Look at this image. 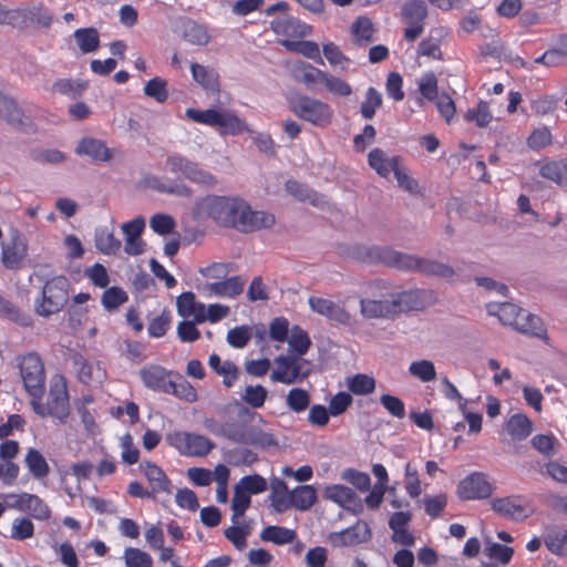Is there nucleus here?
Returning <instances> with one entry per match:
<instances>
[{"mask_svg": "<svg viewBox=\"0 0 567 567\" xmlns=\"http://www.w3.org/2000/svg\"><path fill=\"white\" fill-rule=\"evenodd\" d=\"M73 37L82 53H91L100 47V35L95 28H82L74 31Z\"/></svg>", "mask_w": 567, "mask_h": 567, "instance_id": "4c0bfd02", "label": "nucleus"}, {"mask_svg": "<svg viewBox=\"0 0 567 567\" xmlns=\"http://www.w3.org/2000/svg\"><path fill=\"white\" fill-rule=\"evenodd\" d=\"M25 18L31 23L44 29H49L53 22L52 13L42 4L30 8L25 13Z\"/></svg>", "mask_w": 567, "mask_h": 567, "instance_id": "338daca9", "label": "nucleus"}, {"mask_svg": "<svg viewBox=\"0 0 567 567\" xmlns=\"http://www.w3.org/2000/svg\"><path fill=\"white\" fill-rule=\"evenodd\" d=\"M323 494L324 498L342 507H346L349 504H354L358 499V495L352 488L341 484L326 486Z\"/></svg>", "mask_w": 567, "mask_h": 567, "instance_id": "c9c22d12", "label": "nucleus"}, {"mask_svg": "<svg viewBox=\"0 0 567 567\" xmlns=\"http://www.w3.org/2000/svg\"><path fill=\"white\" fill-rule=\"evenodd\" d=\"M167 443L182 455L203 457L215 449V443L205 435L176 431L166 436Z\"/></svg>", "mask_w": 567, "mask_h": 567, "instance_id": "1a4fd4ad", "label": "nucleus"}, {"mask_svg": "<svg viewBox=\"0 0 567 567\" xmlns=\"http://www.w3.org/2000/svg\"><path fill=\"white\" fill-rule=\"evenodd\" d=\"M69 280L56 276L45 281L41 295L34 302V311L40 317H50L63 309L69 299Z\"/></svg>", "mask_w": 567, "mask_h": 567, "instance_id": "20e7f679", "label": "nucleus"}, {"mask_svg": "<svg viewBox=\"0 0 567 567\" xmlns=\"http://www.w3.org/2000/svg\"><path fill=\"white\" fill-rule=\"evenodd\" d=\"M124 234V251L131 256L142 254V215L122 225Z\"/></svg>", "mask_w": 567, "mask_h": 567, "instance_id": "b1692460", "label": "nucleus"}, {"mask_svg": "<svg viewBox=\"0 0 567 567\" xmlns=\"http://www.w3.org/2000/svg\"><path fill=\"white\" fill-rule=\"evenodd\" d=\"M284 45L288 48L289 50H293L298 53H301L308 59H311L319 64H323V60L320 55V49L318 43L313 41H298V42H291V41H284Z\"/></svg>", "mask_w": 567, "mask_h": 567, "instance_id": "de8ad7c7", "label": "nucleus"}, {"mask_svg": "<svg viewBox=\"0 0 567 567\" xmlns=\"http://www.w3.org/2000/svg\"><path fill=\"white\" fill-rule=\"evenodd\" d=\"M371 529L365 522L357 524L332 535V542L337 546H355L371 538Z\"/></svg>", "mask_w": 567, "mask_h": 567, "instance_id": "6ab92c4d", "label": "nucleus"}, {"mask_svg": "<svg viewBox=\"0 0 567 567\" xmlns=\"http://www.w3.org/2000/svg\"><path fill=\"white\" fill-rule=\"evenodd\" d=\"M196 219H213L218 226L235 229L241 234H251L271 228L276 217L271 213L252 210L239 196L207 195L195 203L193 209Z\"/></svg>", "mask_w": 567, "mask_h": 567, "instance_id": "f257e3e1", "label": "nucleus"}, {"mask_svg": "<svg viewBox=\"0 0 567 567\" xmlns=\"http://www.w3.org/2000/svg\"><path fill=\"white\" fill-rule=\"evenodd\" d=\"M506 430L515 441L527 439L533 431V423L526 414L516 413L507 422Z\"/></svg>", "mask_w": 567, "mask_h": 567, "instance_id": "72a5a7b5", "label": "nucleus"}, {"mask_svg": "<svg viewBox=\"0 0 567 567\" xmlns=\"http://www.w3.org/2000/svg\"><path fill=\"white\" fill-rule=\"evenodd\" d=\"M25 256V248L19 247L17 244L2 249V262L8 269L19 268Z\"/></svg>", "mask_w": 567, "mask_h": 567, "instance_id": "774afa93", "label": "nucleus"}, {"mask_svg": "<svg viewBox=\"0 0 567 567\" xmlns=\"http://www.w3.org/2000/svg\"><path fill=\"white\" fill-rule=\"evenodd\" d=\"M144 477L147 480L150 489L144 488V497L156 498L164 494L169 497L173 493V483L165 472L156 464L144 461Z\"/></svg>", "mask_w": 567, "mask_h": 567, "instance_id": "ddd939ff", "label": "nucleus"}, {"mask_svg": "<svg viewBox=\"0 0 567 567\" xmlns=\"http://www.w3.org/2000/svg\"><path fill=\"white\" fill-rule=\"evenodd\" d=\"M547 549L555 555H567V530L548 533L544 538Z\"/></svg>", "mask_w": 567, "mask_h": 567, "instance_id": "13d9d810", "label": "nucleus"}, {"mask_svg": "<svg viewBox=\"0 0 567 567\" xmlns=\"http://www.w3.org/2000/svg\"><path fill=\"white\" fill-rule=\"evenodd\" d=\"M484 551L491 559H495L503 565H507L514 555L512 547L498 543H487Z\"/></svg>", "mask_w": 567, "mask_h": 567, "instance_id": "0e129e2a", "label": "nucleus"}, {"mask_svg": "<svg viewBox=\"0 0 567 567\" xmlns=\"http://www.w3.org/2000/svg\"><path fill=\"white\" fill-rule=\"evenodd\" d=\"M174 29L183 40L194 45H206L210 39L206 28L188 17L177 18Z\"/></svg>", "mask_w": 567, "mask_h": 567, "instance_id": "2eb2a0df", "label": "nucleus"}, {"mask_svg": "<svg viewBox=\"0 0 567 567\" xmlns=\"http://www.w3.org/2000/svg\"><path fill=\"white\" fill-rule=\"evenodd\" d=\"M317 499V489L312 485H299L289 493L287 503L278 499L277 513H285L290 507L306 512L316 504Z\"/></svg>", "mask_w": 567, "mask_h": 567, "instance_id": "4468645a", "label": "nucleus"}, {"mask_svg": "<svg viewBox=\"0 0 567 567\" xmlns=\"http://www.w3.org/2000/svg\"><path fill=\"white\" fill-rule=\"evenodd\" d=\"M347 385L355 395H368L374 391L375 380L368 374L358 373L348 379Z\"/></svg>", "mask_w": 567, "mask_h": 567, "instance_id": "49530a36", "label": "nucleus"}, {"mask_svg": "<svg viewBox=\"0 0 567 567\" xmlns=\"http://www.w3.org/2000/svg\"><path fill=\"white\" fill-rule=\"evenodd\" d=\"M539 175L559 186L567 187V157L545 163L539 168Z\"/></svg>", "mask_w": 567, "mask_h": 567, "instance_id": "2f4dec72", "label": "nucleus"}, {"mask_svg": "<svg viewBox=\"0 0 567 567\" xmlns=\"http://www.w3.org/2000/svg\"><path fill=\"white\" fill-rule=\"evenodd\" d=\"M286 402L292 412L301 413L310 405V394L302 388H292L287 394Z\"/></svg>", "mask_w": 567, "mask_h": 567, "instance_id": "09e8293b", "label": "nucleus"}, {"mask_svg": "<svg viewBox=\"0 0 567 567\" xmlns=\"http://www.w3.org/2000/svg\"><path fill=\"white\" fill-rule=\"evenodd\" d=\"M47 403L51 410V416L64 423L70 414V403L66 382L63 377H59L51 383Z\"/></svg>", "mask_w": 567, "mask_h": 567, "instance_id": "f8f14e48", "label": "nucleus"}, {"mask_svg": "<svg viewBox=\"0 0 567 567\" xmlns=\"http://www.w3.org/2000/svg\"><path fill=\"white\" fill-rule=\"evenodd\" d=\"M19 370L28 394L33 399H41L44 393L45 371L40 355L30 352L21 357Z\"/></svg>", "mask_w": 567, "mask_h": 567, "instance_id": "423d86ee", "label": "nucleus"}, {"mask_svg": "<svg viewBox=\"0 0 567 567\" xmlns=\"http://www.w3.org/2000/svg\"><path fill=\"white\" fill-rule=\"evenodd\" d=\"M175 373L161 365H151L144 369V385L162 393H168L167 382H172Z\"/></svg>", "mask_w": 567, "mask_h": 567, "instance_id": "393cba45", "label": "nucleus"}, {"mask_svg": "<svg viewBox=\"0 0 567 567\" xmlns=\"http://www.w3.org/2000/svg\"><path fill=\"white\" fill-rule=\"evenodd\" d=\"M144 95L154 99L157 103H165L168 99L167 81L155 76L144 85Z\"/></svg>", "mask_w": 567, "mask_h": 567, "instance_id": "603ef678", "label": "nucleus"}, {"mask_svg": "<svg viewBox=\"0 0 567 567\" xmlns=\"http://www.w3.org/2000/svg\"><path fill=\"white\" fill-rule=\"evenodd\" d=\"M246 280L241 276H233L221 281L207 285L210 293L217 297L236 298L244 291Z\"/></svg>", "mask_w": 567, "mask_h": 567, "instance_id": "cd10ccee", "label": "nucleus"}, {"mask_svg": "<svg viewBox=\"0 0 567 567\" xmlns=\"http://www.w3.org/2000/svg\"><path fill=\"white\" fill-rule=\"evenodd\" d=\"M360 312L365 319H393L398 317L393 291L382 292L375 298H361Z\"/></svg>", "mask_w": 567, "mask_h": 567, "instance_id": "9b49d317", "label": "nucleus"}, {"mask_svg": "<svg viewBox=\"0 0 567 567\" xmlns=\"http://www.w3.org/2000/svg\"><path fill=\"white\" fill-rule=\"evenodd\" d=\"M235 487L248 496L257 495L267 489V481L259 474L246 475L240 478Z\"/></svg>", "mask_w": 567, "mask_h": 567, "instance_id": "a18cd8bd", "label": "nucleus"}, {"mask_svg": "<svg viewBox=\"0 0 567 567\" xmlns=\"http://www.w3.org/2000/svg\"><path fill=\"white\" fill-rule=\"evenodd\" d=\"M495 487L483 472H472L460 481L456 494L462 501L486 499Z\"/></svg>", "mask_w": 567, "mask_h": 567, "instance_id": "9d476101", "label": "nucleus"}, {"mask_svg": "<svg viewBox=\"0 0 567 567\" xmlns=\"http://www.w3.org/2000/svg\"><path fill=\"white\" fill-rule=\"evenodd\" d=\"M353 260L369 265H384L401 271L420 274L430 278L450 281L456 270L443 261L394 250L390 246L355 244L348 248Z\"/></svg>", "mask_w": 567, "mask_h": 567, "instance_id": "f03ea898", "label": "nucleus"}, {"mask_svg": "<svg viewBox=\"0 0 567 567\" xmlns=\"http://www.w3.org/2000/svg\"><path fill=\"white\" fill-rule=\"evenodd\" d=\"M252 338V328L247 324L237 326L230 329L227 333L226 340L228 344L235 349L245 348Z\"/></svg>", "mask_w": 567, "mask_h": 567, "instance_id": "5fc2aeb1", "label": "nucleus"}, {"mask_svg": "<svg viewBox=\"0 0 567 567\" xmlns=\"http://www.w3.org/2000/svg\"><path fill=\"white\" fill-rule=\"evenodd\" d=\"M308 302L313 312L324 316L330 320L347 324L351 319L350 313L344 308L329 299L310 297Z\"/></svg>", "mask_w": 567, "mask_h": 567, "instance_id": "aec40b11", "label": "nucleus"}, {"mask_svg": "<svg viewBox=\"0 0 567 567\" xmlns=\"http://www.w3.org/2000/svg\"><path fill=\"white\" fill-rule=\"evenodd\" d=\"M24 462L29 472L37 480L45 477L50 472L44 456L37 449H29Z\"/></svg>", "mask_w": 567, "mask_h": 567, "instance_id": "ea45409f", "label": "nucleus"}, {"mask_svg": "<svg viewBox=\"0 0 567 567\" xmlns=\"http://www.w3.org/2000/svg\"><path fill=\"white\" fill-rule=\"evenodd\" d=\"M0 317L22 327H30L32 320L30 316L20 311V309L10 300L0 295Z\"/></svg>", "mask_w": 567, "mask_h": 567, "instance_id": "58836bf2", "label": "nucleus"}, {"mask_svg": "<svg viewBox=\"0 0 567 567\" xmlns=\"http://www.w3.org/2000/svg\"><path fill=\"white\" fill-rule=\"evenodd\" d=\"M150 227L158 235H168L176 227V221L171 215L157 213L150 219Z\"/></svg>", "mask_w": 567, "mask_h": 567, "instance_id": "69168bd1", "label": "nucleus"}, {"mask_svg": "<svg viewBox=\"0 0 567 567\" xmlns=\"http://www.w3.org/2000/svg\"><path fill=\"white\" fill-rule=\"evenodd\" d=\"M400 162V156L388 157L385 152L379 147L371 150L368 154L369 166L381 177H388L391 172H394Z\"/></svg>", "mask_w": 567, "mask_h": 567, "instance_id": "bb28decb", "label": "nucleus"}, {"mask_svg": "<svg viewBox=\"0 0 567 567\" xmlns=\"http://www.w3.org/2000/svg\"><path fill=\"white\" fill-rule=\"evenodd\" d=\"M296 538L297 533L285 526L269 525L260 533V539L262 542H269L279 546L293 543Z\"/></svg>", "mask_w": 567, "mask_h": 567, "instance_id": "7c9ffc66", "label": "nucleus"}, {"mask_svg": "<svg viewBox=\"0 0 567 567\" xmlns=\"http://www.w3.org/2000/svg\"><path fill=\"white\" fill-rule=\"evenodd\" d=\"M94 241L96 249L104 255H115L122 246L121 240L115 238L113 233L106 228L95 231Z\"/></svg>", "mask_w": 567, "mask_h": 567, "instance_id": "a19ab883", "label": "nucleus"}, {"mask_svg": "<svg viewBox=\"0 0 567 567\" xmlns=\"http://www.w3.org/2000/svg\"><path fill=\"white\" fill-rule=\"evenodd\" d=\"M419 91L421 95L429 101H435L440 96L437 78L434 72L423 74L419 81Z\"/></svg>", "mask_w": 567, "mask_h": 567, "instance_id": "e2e57ef3", "label": "nucleus"}, {"mask_svg": "<svg viewBox=\"0 0 567 567\" xmlns=\"http://www.w3.org/2000/svg\"><path fill=\"white\" fill-rule=\"evenodd\" d=\"M401 13L409 23H423L427 17V7L423 0H410L403 4Z\"/></svg>", "mask_w": 567, "mask_h": 567, "instance_id": "37998d69", "label": "nucleus"}, {"mask_svg": "<svg viewBox=\"0 0 567 567\" xmlns=\"http://www.w3.org/2000/svg\"><path fill=\"white\" fill-rule=\"evenodd\" d=\"M166 164L172 174L178 175L194 184L213 187L218 183L216 176L202 168L197 162L187 158L181 153L168 155Z\"/></svg>", "mask_w": 567, "mask_h": 567, "instance_id": "0eeeda50", "label": "nucleus"}, {"mask_svg": "<svg viewBox=\"0 0 567 567\" xmlns=\"http://www.w3.org/2000/svg\"><path fill=\"white\" fill-rule=\"evenodd\" d=\"M289 107L296 116L319 127L327 126L333 116L328 103L303 94L289 99Z\"/></svg>", "mask_w": 567, "mask_h": 567, "instance_id": "39448f33", "label": "nucleus"}, {"mask_svg": "<svg viewBox=\"0 0 567 567\" xmlns=\"http://www.w3.org/2000/svg\"><path fill=\"white\" fill-rule=\"evenodd\" d=\"M353 41L358 47H365L374 41V27L370 18L358 17L351 25Z\"/></svg>", "mask_w": 567, "mask_h": 567, "instance_id": "473e14b6", "label": "nucleus"}, {"mask_svg": "<svg viewBox=\"0 0 567 567\" xmlns=\"http://www.w3.org/2000/svg\"><path fill=\"white\" fill-rule=\"evenodd\" d=\"M467 122H474L478 127H486L493 120L488 103L480 101L474 109H468L464 115Z\"/></svg>", "mask_w": 567, "mask_h": 567, "instance_id": "3c124183", "label": "nucleus"}, {"mask_svg": "<svg viewBox=\"0 0 567 567\" xmlns=\"http://www.w3.org/2000/svg\"><path fill=\"white\" fill-rule=\"evenodd\" d=\"M268 391L261 384L247 385L245 393L241 394L243 401L252 409L262 408L267 399Z\"/></svg>", "mask_w": 567, "mask_h": 567, "instance_id": "6e6d98bb", "label": "nucleus"}, {"mask_svg": "<svg viewBox=\"0 0 567 567\" xmlns=\"http://www.w3.org/2000/svg\"><path fill=\"white\" fill-rule=\"evenodd\" d=\"M514 328L522 333L529 334L539 339H545L547 337V330L542 319L525 309L523 312H520L518 321H516Z\"/></svg>", "mask_w": 567, "mask_h": 567, "instance_id": "c85d7f7f", "label": "nucleus"}, {"mask_svg": "<svg viewBox=\"0 0 567 567\" xmlns=\"http://www.w3.org/2000/svg\"><path fill=\"white\" fill-rule=\"evenodd\" d=\"M523 310V308L507 301L501 302L498 305H488L489 315H496L503 324H508L512 327H515L516 321H518V317Z\"/></svg>", "mask_w": 567, "mask_h": 567, "instance_id": "e433bc0d", "label": "nucleus"}, {"mask_svg": "<svg viewBox=\"0 0 567 567\" xmlns=\"http://www.w3.org/2000/svg\"><path fill=\"white\" fill-rule=\"evenodd\" d=\"M144 188H151L162 194L174 195L177 197L189 198L193 196V189L182 181H167L158 176H144Z\"/></svg>", "mask_w": 567, "mask_h": 567, "instance_id": "a211bd4d", "label": "nucleus"}, {"mask_svg": "<svg viewBox=\"0 0 567 567\" xmlns=\"http://www.w3.org/2000/svg\"><path fill=\"white\" fill-rule=\"evenodd\" d=\"M75 153L78 155H86L94 162H109L113 157V152L106 144L93 137H83L79 142Z\"/></svg>", "mask_w": 567, "mask_h": 567, "instance_id": "412c9836", "label": "nucleus"}, {"mask_svg": "<svg viewBox=\"0 0 567 567\" xmlns=\"http://www.w3.org/2000/svg\"><path fill=\"white\" fill-rule=\"evenodd\" d=\"M326 76L327 72L305 62L295 71L296 80L311 91H317L319 85H323Z\"/></svg>", "mask_w": 567, "mask_h": 567, "instance_id": "c756f323", "label": "nucleus"}, {"mask_svg": "<svg viewBox=\"0 0 567 567\" xmlns=\"http://www.w3.org/2000/svg\"><path fill=\"white\" fill-rule=\"evenodd\" d=\"M193 79L206 91L207 94H216L220 91L219 74L213 68L192 63Z\"/></svg>", "mask_w": 567, "mask_h": 567, "instance_id": "a878e982", "label": "nucleus"}, {"mask_svg": "<svg viewBox=\"0 0 567 567\" xmlns=\"http://www.w3.org/2000/svg\"><path fill=\"white\" fill-rule=\"evenodd\" d=\"M270 29L278 35L305 38L312 32V27L292 16L275 18L270 21Z\"/></svg>", "mask_w": 567, "mask_h": 567, "instance_id": "dca6fc26", "label": "nucleus"}, {"mask_svg": "<svg viewBox=\"0 0 567 567\" xmlns=\"http://www.w3.org/2000/svg\"><path fill=\"white\" fill-rule=\"evenodd\" d=\"M396 315L419 312L437 303V293L433 289L413 288L393 291Z\"/></svg>", "mask_w": 567, "mask_h": 567, "instance_id": "6e6552de", "label": "nucleus"}, {"mask_svg": "<svg viewBox=\"0 0 567 567\" xmlns=\"http://www.w3.org/2000/svg\"><path fill=\"white\" fill-rule=\"evenodd\" d=\"M409 372L422 382H430L436 378L434 363L430 360L414 361L409 367Z\"/></svg>", "mask_w": 567, "mask_h": 567, "instance_id": "680f3d73", "label": "nucleus"}, {"mask_svg": "<svg viewBox=\"0 0 567 567\" xmlns=\"http://www.w3.org/2000/svg\"><path fill=\"white\" fill-rule=\"evenodd\" d=\"M185 116L195 123L217 127L221 135L238 136L251 133L245 120L240 118L233 110L210 107L202 111L188 107L185 111Z\"/></svg>", "mask_w": 567, "mask_h": 567, "instance_id": "7ed1b4c3", "label": "nucleus"}, {"mask_svg": "<svg viewBox=\"0 0 567 567\" xmlns=\"http://www.w3.org/2000/svg\"><path fill=\"white\" fill-rule=\"evenodd\" d=\"M24 513L31 515L33 518L39 520L48 519L51 515L49 506L34 494H28Z\"/></svg>", "mask_w": 567, "mask_h": 567, "instance_id": "864d4df0", "label": "nucleus"}, {"mask_svg": "<svg viewBox=\"0 0 567 567\" xmlns=\"http://www.w3.org/2000/svg\"><path fill=\"white\" fill-rule=\"evenodd\" d=\"M127 299L126 292L122 288L114 286L104 290L101 302L107 311H113L125 303Z\"/></svg>", "mask_w": 567, "mask_h": 567, "instance_id": "4d7b16f0", "label": "nucleus"}, {"mask_svg": "<svg viewBox=\"0 0 567 567\" xmlns=\"http://www.w3.org/2000/svg\"><path fill=\"white\" fill-rule=\"evenodd\" d=\"M250 535L248 525L230 526L224 530V536L235 546L243 550L247 546V537Z\"/></svg>", "mask_w": 567, "mask_h": 567, "instance_id": "052dcab7", "label": "nucleus"}, {"mask_svg": "<svg viewBox=\"0 0 567 567\" xmlns=\"http://www.w3.org/2000/svg\"><path fill=\"white\" fill-rule=\"evenodd\" d=\"M169 392L174 396L188 403L197 401V392L195 388L179 373H175L172 382H167Z\"/></svg>", "mask_w": 567, "mask_h": 567, "instance_id": "f704fd0d", "label": "nucleus"}, {"mask_svg": "<svg viewBox=\"0 0 567 567\" xmlns=\"http://www.w3.org/2000/svg\"><path fill=\"white\" fill-rule=\"evenodd\" d=\"M285 189L298 200L309 203L313 207H322L326 204V196L323 194L296 179H288L285 183Z\"/></svg>", "mask_w": 567, "mask_h": 567, "instance_id": "5701e85b", "label": "nucleus"}, {"mask_svg": "<svg viewBox=\"0 0 567 567\" xmlns=\"http://www.w3.org/2000/svg\"><path fill=\"white\" fill-rule=\"evenodd\" d=\"M71 363L76 371L78 379L80 382L87 384L90 381H92V364L87 361V359L79 353L73 352L70 354Z\"/></svg>", "mask_w": 567, "mask_h": 567, "instance_id": "bf43d9fd", "label": "nucleus"}, {"mask_svg": "<svg viewBox=\"0 0 567 567\" xmlns=\"http://www.w3.org/2000/svg\"><path fill=\"white\" fill-rule=\"evenodd\" d=\"M0 116L10 125L28 132L32 127V121L25 116L16 101L0 92Z\"/></svg>", "mask_w": 567, "mask_h": 567, "instance_id": "f3484780", "label": "nucleus"}, {"mask_svg": "<svg viewBox=\"0 0 567 567\" xmlns=\"http://www.w3.org/2000/svg\"><path fill=\"white\" fill-rule=\"evenodd\" d=\"M53 90L69 99L75 100L84 93L87 85L85 82L73 79H60L53 83Z\"/></svg>", "mask_w": 567, "mask_h": 567, "instance_id": "79ce46f5", "label": "nucleus"}, {"mask_svg": "<svg viewBox=\"0 0 567 567\" xmlns=\"http://www.w3.org/2000/svg\"><path fill=\"white\" fill-rule=\"evenodd\" d=\"M288 343L291 351L296 352L298 355H305L311 347V339L306 330L295 324L291 328V337Z\"/></svg>", "mask_w": 567, "mask_h": 567, "instance_id": "c03bdc74", "label": "nucleus"}, {"mask_svg": "<svg viewBox=\"0 0 567 567\" xmlns=\"http://www.w3.org/2000/svg\"><path fill=\"white\" fill-rule=\"evenodd\" d=\"M520 498V496L497 497L491 502V507L501 517L515 522L523 520L527 518L525 507L514 502Z\"/></svg>", "mask_w": 567, "mask_h": 567, "instance_id": "4be33fe9", "label": "nucleus"}, {"mask_svg": "<svg viewBox=\"0 0 567 567\" xmlns=\"http://www.w3.org/2000/svg\"><path fill=\"white\" fill-rule=\"evenodd\" d=\"M382 105V95L381 93L370 86L365 92V99L361 103L360 113L363 118L372 120L375 115L377 110Z\"/></svg>", "mask_w": 567, "mask_h": 567, "instance_id": "8fccbe9b", "label": "nucleus"}]
</instances>
